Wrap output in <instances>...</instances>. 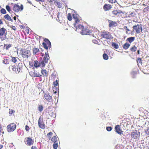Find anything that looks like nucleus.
<instances>
[{"mask_svg": "<svg viewBox=\"0 0 149 149\" xmlns=\"http://www.w3.org/2000/svg\"><path fill=\"white\" fill-rule=\"evenodd\" d=\"M31 55L29 51L25 49H22L20 52V55L22 57L25 59L28 58Z\"/></svg>", "mask_w": 149, "mask_h": 149, "instance_id": "f257e3e1", "label": "nucleus"}, {"mask_svg": "<svg viewBox=\"0 0 149 149\" xmlns=\"http://www.w3.org/2000/svg\"><path fill=\"white\" fill-rule=\"evenodd\" d=\"M73 19L74 21V26H76L77 24H79L80 20H81V18L78 14L75 13L72 15Z\"/></svg>", "mask_w": 149, "mask_h": 149, "instance_id": "f03ea898", "label": "nucleus"}, {"mask_svg": "<svg viewBox=\"0 0 149 149\" xmlns=\"http://www.w3.org/2000/svg\"><path fill=\"white\" fill-rule=\"evenodd\" d=\"M101 36L102 37L107 39H111L113 38V37L109 32L105 31L101 32Z\"/></svg>", "mask_w": 149, "mask_h": 149, "instance_id": "7ed1b4c3", "label": "nucleus"}, {"mask_svg": "<svg viewBox=\"0 0 149 149\" xmlns=\"http://www.w3.org/2000/svg\"><path fill=\"white\" fill-rule=\"evenodd\" d=\"M44 48L46 49H47L51 47V44L49 40L47 38H45L44 40V42L42 43Z\"/></svg>", "mask_w": 149, "mask_h": 149, "instance_id": "20e7f679", "label": "nucleus"}, {"mask_svg": "<svg viewBox=\"0 0 149 149\" xmlns=\"http://www.w3.org/2000/svg\"><path fill=\"white\" fill-rule=\"evenodd\" d=\"M16 125L14 123H11L7 125V129L8 132H13L16 129Z\"/></svg>", "mask_w": 149, "mask_h": 149, "instance_id": "39448f33", "label": "nucleus"}, {"mask_svg": "<svg viewBox=\"0 0 149 149\" xmlns=\"http://www.w3.org/2000/svg\"><path fill=\"white\" fill-rule=\"evenodd\" d=\"M133 31L137 33H140L142 31L141 24H137L133 27Z\"/></svg>", "mask_w": 149, "mask_h": 149, "instance_id": "423d86ee", "label": "nucleus"}, {"mask_svg": "<svg viewBox=\"0 0 149 149\" xmlns=\"http://www.w3.org/2000/svg\"><path fill=\"white\" fill-rule=\"evenodd\" d=\"M23 9V6L21 4L20 6L17 4H15L13 7V10L15 12H18L19 11H22Z\"/></svg>", "mask_w": 149, "mask_h": 149, "instance_id": "0eeeda50", "label": "nucleus"}, {"mask_svg": "<svg viewBox=\"0 0 149 149\" xmlns=\"http://www.w3.org/2000/svg\"><path fill=\"white\" fill-rule=\"evenodd\" d=\"M25 143L27 145L31 146L34 143V141L30 137L25 138L24 139Z\"/></svg>", "mask_w": 149, "mask_h": 149, "instance_id": "6e6552de", "label": "nucleus"}, {"mask_svg": "<svg viewBox=\"0 0 149 149\" xmlns=\"http://www.w3.org/2000/svg\"><path fill=\"white\" fill-rule=\"evenodd\" d=\"M38 125L40 128L44 129L45 127V125L44 123L42 117L40 116L38 119Z\"/></svg>", "mask_w": 149, "mask_h": 149, "instance_id": "1a4fd4ad", "label": "nucleus"}, {"mask_svg": "<svg viewBox=\"0 0 149 149\" xmlns=\"http://www.w3.org/2000/svg\"><path fill=\"white\" fill-rule=\"evenodd\" d=\"M112 13L115 17H121L122 15L123 14V13L119 10H114L112 11Z\"/></svg>", "mask_w": 149, "mask_h": 149, "instance_id": "9d476101", "label": "nucleus"}, {"mask_svg": "<svg viewBox=\"0 0 149 149\" xmlns=\"http://www.w3.org/2000/svg\"><path fill=\"white\" fill-rule=\"evenodd\" d=\"M131 136L132 138L135 139L138 138L140 136L139 132L136 130H133V132L132 133Z\"/></svg>", "mask_w": 149, "mask_h": 149, "instance_id": "9b49d317", "label": "nucleus"}, {"mask_svg": "<svg viewBox=\"0 0 149 149\" xmlns=\"http://www.w3.org/2000/svg\"><path fill=\"white\" fill-rule=\"evenodd\" d=\"M91 33V30L84 28L81 30V34L83 35H90Z\"/></svg>", "mask_w": 149, "mask_h": 149, "instance_id": "f8f14e48", "label": "nucleus"}, {"mask_svg": "<svg viewBox=\"0 0 149 149\" xmlns=\"http://www.w3.org/2000/svg\"><path fill=\"white\" fill-rule=\"evenodd\" d=\"M44 97L45 99L48 102H51L52 101V96L48 93L45 94Z\"/></svg>", "mask_w": 149, "mask_h": 149, "instance_id": "ddd939ff", "label": "nucleus"}, {"mask_svg": "<svg viewBox=\"0 0 149 149\" xmlns=\"http://www.w3.org/2000/svg\"><path fill=\"white\" fill-rule=\"evenodd\" d=\"M115 131L118 134H122L123 131L121 129L119 125H117L115 127Z\"/></svg>", "mask_w": 149, "mask_h": 149, "instance_id": "4468645a", "label": "nucleus"}, {"mask_svg": "<svg viewBox=\"0 0 149 149\" xmlns=\"http://www.w3.org/2000/svg\"><path fill=\"white\" fill-rule=\"evenodd\" d=\"M9 70H12L13 71L16 73H18V71L16 65H13L10 66L9 67Z\"/></svg>", "mask_w": 149, "mask_h": 149, "instance_id": "2eb2a0df", "label": "nucleus"}, {"mask_svg": "<svg viewBox=\"0 0 149 149\" xmlns=\"http://www.w3.org/2000/svg\"><path fill=\"white\" fill-rule=\"evenodd\" d=\"M111 8V5L109 4H105L103 7V9L105 11L109 10Z\"/></svg>", "mask_w": 149, "mask_h": 149, "instance_id": "dca6fc26", "label": "nucleus"}, {"mask_svg": "<svg viewBox=\"0 0 149 149\" xmlns=\"http://www.w3.org/2000/svg\"><path fill=\"white\" fill-rule=\"evenodd\" d=\"M108 22L109 23V27H111L113 26H116L118 25L117 23L116 22L113 21L109 20H108Z\"/></svg>", "mask_w": 149, "mask_h": 149, "instance_id": "f3484780", "label": "nucleus"}, {"mask_svg": "<svg viewBox=\"0 0 149 149\" xmlns=\"http://www.w3.org/2000/svg\"><path fill=\"white\" fill-rule=\"evenodd\" d=\"M23 65L22 63H20L18 64L17 67V70L18 71V73L20 72H22L23 70Z\"/></svg>", "mask_w": 149, "mask_h": 149, "instance_id": "a211bd4d", "label": "nucleus"}, {"mask_svg": "<svg viewBox=\"0 0 149 149\" xmlns=\"http://www.w3.org/2000/svg\"><path fill=\"white\" fill-rule=\"evenodd\" d=\"M138 70L137 68H134V69L133 70L131 74L133 78H134L138 74Z\"/></svg>", "mask_w": 149, "mask_h": 149, "instance_id": "6ab92c4d", "label": "nucleus"}, {"mask_svg": "<svg viewBox=\"0 0 149 149\" xmlns=\"http://www.w3.org/2000/svg\"><path fill=\"white\" fill-rule=\"evenodd\" d=\"M49 58V57L48 52H46L45 53L44 57L43 60L45 61L46 62H48Z\"/></svg>", "mask_w": 149, "mask_h": 149, "instance_id": "aec40b11", "label": "nucleus"}, {"mask_svg": "<svg viewBox=\"0 0 149 149\" xmlns=\"http://www.w3.org/2000/svg\"><path fill=\"white\" fill-rule=\"evenodd\" d=\"M53 85L54 86L53 87V89L55 88L56 89V91H57V88H56V87L58 85L59 86L58 81L57 80H56L55 81H54L53 82Z\"/></svg>", "mask_w": 149, "mask_h": 149, "instance_id": "412c9836", "label": "nucleus"}, {"mask_svg": "<svg viewBox=\"0 0 149 149\" xmlns=\"http://www.w3.org/2000/svg\"><path fill=\"white\" fill-rule=\"evenodd\" d=\"M77 26H74L76 29V31H77V30L79 29H80L82 30L84 28V27L81 24H77Z\"/></svg>", "mask_w": 149, "mask_h": 149, "instance_id": "4be33fe9", "label": "nucleus"}, {"mask_svg": "<svg viewBox=\"0 0 149 149\" xmlns=\"http://www.w3.org/2000/svg\"><path fill=\"white\" fill-rule=\"evenodd\" d=\"M40 51L39 49L36 47H34L33 49V53L34 55L37 54Z\"/></svg>", "mask_w": 149, "mask_h": 149, "instance_id": "5701e85b", "label": "nucleus"}, {"mask_svg": "<svg viewBox=\"0 0 149 149\" xmlns=\"http://www.w3.org/2000/svg\"><path fill=\"white\" fill-rule=\"evenodd\" d=\"M33 64L34 66L36 68L39 67L40 65V63L38 62L37 60L34 61Z\"/></svg>", "mask_w": 149, "mask_h": 149, "instance_id": "b1692460", "label": "nucleus"}, {"mask_svg": "<svg viewBox=\"0 0 149 149\" xmlns=\"http://www.w3.org/2000/svg\"><path fill=\"white\" fill-rule=\"evenodd\" d=\"M41 73L44 76L47 77L48 75V72L46 70H42Z\"/></svg>", "mask_w": 149, "mask_h": 149, "instance_id": "393cba45", "label": "nucleus"}, {"mask_svg": "<svg viewBox=\"0 0 149 149\" xmlns=\"http://www.w3.org/2000/svg\"><path fill=\"white\" fill-rule=\"evenodd\" d=\"M32 76L35 77H41L42 75L40 74L39 73H38L35 72H33Z\"/></svg>", "mask_w": 149, "mask_h": 149, "instance_id": "a878e982", "label": "nucleus"}, {"mask_svg": "<svg viewBox=\"0 0 149 149\" xmlns=\"http://www.w3.org/2000/svg\"><path fill=\"white\" fill-rule=\"evenodd\" d=\"M4 18L8 20L12 21V19H11L10 16L8 14L4 15Z\"/></svg>", "mask_w": 149, "mask_h": 149, "instance_id": "bb28decb", "label": "nucleus"}, {"mask_svg": "<svg viewBox=\"0 0 149 149\" xmlns=\"http://www.w3.org/2000/svg\"><path fill=\"white\" fill-rule=\"evenodd\" d=\"M112 46L114 48L116 49H117L119 48L118 45L116 43L112 42Z\"/></svg>", "mask_w": 149, "mask_h": 149, "instance_id": "cd10ccee", "label": "nucleus"}, {"mask_svg": "<svg viewBox=\"0 0 149 149\" xmlns=\"http://www.w3.org/2000/svg\"><path fill=\"white\" fill-rule=\"evenodd\" d=\"M130 45L128 43H125L123 45V48L125 49H127L130 47Z\"/></svg>", "mask_w": 149, "mask_h": 149, "instance_id": "c85d7f7f", "label": "nucleus"}, {"mask_svg": "<svg viewBox=\"0 0 149 149\" xmlns=\"http://www.w3.org/2000/svg\"><path fill=\"white\" fill-rule=\"evenodd\" d=\"M53 147L54 149H57L58 147V142L55 141V143H54L53 145Z\"/></svg>", "mask_w": 149, "mask_h": 149, "instance_id": "c756f323", "label": "nucleus"}, {"mask_svg": "<svg viewBox=\"0 0 149 149\" xmlns=\"http://www.w3.org/2000/svg\"><path fill=\"white\" fill-rule=\"evenodd\" d=\"M17 59H19V58L17 57H11V61L14 63L16 62Z\"/></svg>", "mask_w": 149, "mask_h": 149, "instance_id": "7c9ffc66", "label": "nucleus"}, {"mask_svg": "<svg viewBox=\"0 0 149 149\" xmlns=\"http://www.w3.org/2000/svg\"><path fill=\"white\" fill-rule=\"evenodd\" d=\"M116 149H123V146L120 144H118L116 146Z\"/></svg>", "mask_w": 149, "mask_h": 149, "instance_id": "2f4dec72", "label": "nucleus"}, {"mask_svg": "<svg viewBox=\"0 0 149 149\" xmlns=\"http://www.w3.org/2000/svg\"><path fill=\"white\" fill-rule=\"evenodd\" d=\"M67 18L69 21H71L72 19V17L71 14L70 13H68V15Z\"/></svg>", "mask_w": 149, "mask_h": 149, "instance_id": "473e14b6", "label": "nucleus"}, {"mask_svg": "<svg viewBox=\"0 0 149 149\" xmlns=\"http://www.w3.org/2000/svg\"><path fill=\"white\" fill-rule=\"evenodd\" d=\"M3 63L6 64H8L9 63V61L8 59H5L3 60Z\"/></svg>", "mask_w": 149, "mask_h": 149, "instance_id": "72a5a7b5", "label": "nucleus"}, {"mask_svg": "<svg viewBox=\"0 0 149 149\" xmlns=\"http://www.w3.org/2000/svg\"><path fill=\"white\" fill-rule=\"evenodd\" d=\"M136 61L138 65L139 64H142V60L141 58H138L136 60Z\"/></svg>", "mask_w": 149, "mask_h": 149, "instance_id": "f704fd0d", "label": "nucleus"}, {"mask_svg": "<svg viewBox=\"0 0 149 149\" xmlns=\"http://www.w3.org/2000/svg\"><path fill=\"white\" fill-rule=\"evenodd\" d=\"M47 62H46L45 61L43 60L41 62L40 65H41L42 67H44L45 66V63H47Z\"/></svg>", "mask_w": 149, "mask_h": 149, "instance_id": "c9c22d12", "label": "nucleus"}, {"mask_svg": "<svg viewBox=\"0 0 149 149\" xmlns=\"http://www.w3.org/2000/svg\"><path fill=\"white\" fill-rule=\"evenodd\" d=\"M51 141L55 143V141L58 142V141L57 140V138L56 136H54L53 137L51 140Z\"/></svg>", "mask_w": 149, "mask_h": 149, "instance_id": "e433bc0d", "label": "nucleus"}, {"mask_svg": "<svg viewBox=\"0 0 149 149\" xmlns=\"http://www.w3.org/2000/svg\"><path fill=\"white\" fill-rule=\"evenodd\" d=\"M103 58L104 60H107L108 59V55L105 53H104L103 54Z\"/></svg>", "mask_w": 149, "mask_h": 149, "instance_id": "4c0bfd02", "label": "nucleus"}, {"mask_svg": "<svg viewBox=\"0 0 149 149\" xmlns=\"http://www.w3.org/2000/svg\"><path fill=\"white\" fill-rule=\"evenodd\" d=\"M0 12L1 13L5 14L6 13V10L3 8H2L0 10Z\"/></svg>", "mask_w": 149, "mask_h": 149, "instance_id": "58836bf2", "label": "nucleus"}, {"mask_svg": "<svg viewBox=\"0 0 149 149\" xmlns=\"http://www.w3.org/2000/svg\"><path fill=\"white\" fill-rule=\"evenodd\" d=\"M43 106L41 105H40L38 107V109L40 112L43 110Z\"/></svg>", "mask_w": 149, "mask_h": 149, "instance_id": "ea45409f", "label": "nucleus"}, {"mask_svg": "<svg viewBox=\"0 0 149 149\" xmlns=\"http://www.w3.org/2000/svg\"><path fill=\"white\" fill-rule=\"evenodd\" d=\"M3 129L2 128L1 125L0 124V136L1 135V133H4V132L3 131Z\"/></svg>", "mask_w": 149, "mask_h": 149, "instance_id": "a19ab883", "label": "nucleus"}, {"mask_svg": "<svg viewBox=\"0 0 149 149\" xmlns=\"http://www.w3.org/2000/svg\"><path fill=\"white\" fill-rule=\"evenodd\" d=\"M6 9L7 10L9 13H10V11H11L10 6L8 5H7L6 6Z\"/></svg>", "mask_w": 149, "mask_h": 149, "instance_id": "79ce46f5", "label": "nucleus"}, {"mask_svg": "<svg viewBox=\"0 0 149 149\" xmlns=\"http://www.w3.org/2000/svg\"><path fill=\"white\" fill-rule=\"evenodd\" d=\"M9 113L10 115H12V114L15 112V111L13 109H10L9 110Z\"/></svg>", "mask_w": 149, "mask_h": 149, "instance_id": "37998d69", "label": "nucleus"}, {"mask_svg": "<svg viewBox=\"0 0 149 149\" xmlns=\"http://www.w3.org/2000/svg\"><path fill=\"white\" fill-rule=\"evenodd\" d=\"M52 135V133L51 132H49L47 134V136L49 138V139H50L51 138V136Z\"/></svg>", "mask_w": 149, "mask_h": 149, "instance_id": "c03bdc74", "label": "nucleus"}, {"mask_svg": "<svg viewBox=\"0 0 149 149\" xmlns=\"http://www.w3.org/2000/svg\"><path fill=\"white\" fill-rule=\"evenodd\" d=\"M56 3L58 5V7L59 8H61L62 7V4L60 2H56Z\"/></svg>", "mask_w": 149, "mask_h": 149, "instance_id": "a18cd8bd", "label": "nucleus"}, {"mask_svg": "<svg viewBox=\"0 0 149 149\" xmlns=\"http://www.w3.org/2000/svg\"><path fill=\"white\" fill-rule=\"evenodd\" d=\"M136 48H137L135 46H134L131 48V50L133 52H135L136 51Z\"/></svg>", "mask_w": 149, "mask_h": 149, "instance_id": "49530a36", "label": "nucleus"}, {"mask_svg": "<svg viewBox=\"0 0 149 149\" xmlns=\"http://www.w3.org/2000/svg\"><path fill=\"white\" fill-rule=\"evenodd\" d=\"M6 50H8L9 49V48L10 47H11V45L10 44H9L8 45H6Z\"/></svg>", "mask_w": 149, "mask_h": 149, "instance_id": "de8ad7c7", "label": "nucleus"}, {"mask_svg": "<svg viewBox=\"0 0 149 149\" xmlns=\"http://www.w3.org/2000/svg\"><path fill=\"white\" fill-rule=\"evenodd\" d=\"M25 130H26L27 132H28L30 128L29 126H28L27 125H26L25 127Z\"/></svg>", "mask_w": 149, "mask_h": 149, "instance_id": "09e8293b", "label": "nucleus"}, {"mask_svg": "<svg viewBox=\"0 0 149 149\" xmlns=\"http://www.w3.org/2000/svg\"><path fill=\"white\" fill-rule=\"evenodd\" d=\"M107 130L108 131H110L112 129V128L111 127H107L106 128Z\"/></svg>", "mask_w": 149, "mask_h": 149, "instance_id": "8fccbe9b", "label": "nucleus"}, {"mask_svg": "<svg viewBox=\"0 0 149 149\" xmlns=\"http://www.w3.org/2000/svg\"><path fill=\"white\" fill-rule=\"evenodd\" d=\"M124 29L126 30L127 33H128V32L130 31V30L127 29V26H125L124 27Z\"/></svg>", "mask_w": 149, "mask_h": 149, "instance_id": "3c124183", "label": "nucleus"}, {"mask_svg": "<svg viewBox=\"0 0 149 149\" xmlns=\"http://www.w3.org/2000/svg\"><path fill=\"white\" fill-rule=\"evenodd\" d=\"M11 29H12L14 30V31H16L17 29L16 28V27H15V26H13V25H12L11 26Z\"/></svg>", "mask_w": 149, "mask_h": 149, "instance_id": "603ef678", "label": "nucleus"}, {"mask_svg": "<svg viewBox=\"0 0 149 149\" xmlns=\"http://www.w3.org/2000/svg\"><path fill=\"white\" fill-rule=\"evenodd\" d=\"M116 1V0H109V2L111 3H115Z\"/></svg>", "mask_w": 149, "mask_h": 149, "instance_id": "864d4df0", "label": "nucleus"}, {"mask_svg": "<svg viewBox=\"0 0 149 149\" xmlns=\"http://www.w3.org/2000/svg\"><path fill=\"white\" fill-rule=\"evenodd\" d=\"M41 84L40 83L39 84H38V88L39 89H42L41 88Z\"/></svg>", "mask_w": 149, "mask_h": 149, "instance_id": "5fc2aeb1", "label": "nucleus"}, {"mask_svg": "<svg viewBox=\"0 0 149 149\" xmlns=\"http://www.w3.org/2000/svg\"><path fill=\"white\" fill-rule=\"evenodd\" d=\"M31 149H37V148L36 146H32Z\"/></svg>", "mask_w": 149, "mask_h": 149, "instance_id": "6e6d98bb", "label": "nucleus"}, {"mask_svg": "<svg viewBox=\"0 0 149 149\" xmlns=\"http://www.w3.org/2000/svg\"><path fill=\"white\" fill-rule=\"evenodd\" d=\"M135 39V37H131V42L133 41Z\"/></svg>", "mask_w": 149, "mask_h": 149, "instance_id": "4d7b16f0", "label": "nucleus"}, {"mask_svg": "<svg viewBox=\"0 0 149 149\" xmlns=\"http://www.w3.org/2000/svg\"><path fill=\"white\" fill-rule=\"evenodd\" d=\"M149 9V6L147 7L144 9V10H148Z\"/></svg>", "mask_w": 149, "mask_h": 149, "instance_id": "13d9d810", "label": "nucleus"}, {"mask_svg": "<svg viewBox=\"0 0 149 149\" xmlns=\"http://www.w3.org/2000/svg\"><path fill=\"white\" fill-rule=\"evenodd\" d=\"M3 22L1 19H0V24H3Z\"/></svg>", "mask_w": 149, "mask_h": 149, "instance_id": "bf43d9fd", "label": "nucleus"}, {"mask_svg": "<svg viewBox=\"0 0 149 149\" xmlns=\"http://www.w3.org/2000/svg\"><path fill=\"white\" fill-rule=\"evenodd\" d=\"M127 40H128L130 42V37L128 38L127 39Z\"/></svg>", "mask_w": 149, "mask_h": 149, "instance_id": "052dcab7", "label": "nucleus"}, {"mask_svg": "<svg viewBox=\"0 0 149 149\" xmlns=\"http://www.w3.org/2000/svg\"><path fill=\"white\" fill-rule=\"evenodd\" d=\"M3 147V145L2 144H0V149H2Z\"/></svg>", "mask_w": 149, "mask_h": 149, "instance_id": "680f3d73", "label": "nucleus"}, {"mask_svg": "<svg viewBox=\"0 0 149 149\" xmlns=\"http://www.w3.org/2000/svg\"><path fill=\"white\" fill-rule=\"evenodd\" d=\"M52 76L53 77V78L55 77V75H54L53 73H52Z\"/></svg>", "mask_w": 149, "mask_h": 149, "instance_id": "e2e57ef3", "label": "nucleus"}, {"mask_svg": "<svg viewBox=\"0 0 149 149\" xmlns=\"http://www.w3.org/2000/svg\"><path fill=\"white\" fill-rule=\"evenodd\" d=\"M37 2L42 1V0H36Z\"/></svg>", "mask_w": 149, "mask_h": 149, "instance_id": "0e129e2a", "label": "nucleus"}, {"mask_svg": "<svg viewBox=\"0 0 149 149\" xmlns=\"http://www.w3.org/2000/svg\"><path fill=\"white\" fill-rule=\"evenodd\" d=\"M13 19L15 20H16V17L15 16L13 17Z\"/></svg>", "mask_w": 149, "mask_h": 149, "instance_id": "69168bd1", "label": "nucleus"}, {"mask_svg": "<svg viewBox=\"0 0 149 149\" xmlns=\"http://www.w3.org/2000/svg\"><path fill=\"white\" fill-rule=\"evenodd\" d=\"M138 52V54H139V50H138L137 51Z\"/></svg>", "mask_w": 149, "mask_h": 149, "instance_id": "338daca9", "label": "nucleus"}, {"mask_svg": "<svg viewBox=\"0 0 149 149\" xmlns=\"http://www.w3.org/2000/svg\"><path fill=\"white\" fill-rule=\"evenodd\" d=\"M41 56H43V54H42V53H41Z\"/></svg>", "mask_w": 149, "mask_h": 149, "instance_id": "774afa93", "label": "nucleus"}]
</instances>
